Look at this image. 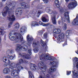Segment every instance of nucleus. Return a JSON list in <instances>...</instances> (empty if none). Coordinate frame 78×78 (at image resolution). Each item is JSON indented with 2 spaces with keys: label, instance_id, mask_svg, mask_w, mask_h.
I'll use <instances>...</instances> for the list:
<instances>
[{
  "label": "nucleus",
  "instance_id": "f257e3e1",
  "mask_svg": "<svg viewBox=\"0 0 78 78\" xmlns=\"http://www.w3.org/2000/svg\"><path fill=\"white\" fill-rule=\"evenodd\" d=\"M7 64L9 66V68H5L2 70V72L4 74H9L11 72V73L14 72V69H16L17 70H20L21 69H23L22 66H19V65L17 63H15L12 62L10 60H8L7 62Z\"/></svg>",
  "mask_w": 78,
  "mask_h": 78
},
{
  "label": "nucleus",
  "instance_id": "f03ea898",
  "mask_svg": "<svg viewBox=\"0 0 78 78\" xmlns=\"http://www.w3.org/2000/svg\"><path fill=\"white\" fill-rule=\"evenodd\" d=\"M40 58L41 61L38 64V66L40 70L42 72H45L47 66L45 65L44 61H46L48 60H51V58L46 54H43L40 55Z\"/></svg>",
  "mask_w": 78,
  "mask_h": 78
},
{
  "label": "nucleus",
  "instance_id": "7ed1b4c3",
  "mask_svg": "<svg viewBox=\"0 0 78 78\" xmlns=\"http://www.w3.org/2000/svg\"><path fill=\"white\" fill-rule=\"evenodd\" d=\"M14 4L12 2V4H8L7 6L5 7V8L7 9V11L9 14L8 18L9 19L10 21H14L16 20L15 16L13 15L14 14L13 9H14Z\"/></svg>",
  "mask_w": 78,
  "mask_h": 78
},
{
  "label": "nucleus",
  "instance_id": "20e7f679",
  "mask_svg": "<svg viewBox=\"0 0 78 78\" xmlns=\"http://www.w3.org/2000/svg\"><path fill=\"white\" fill-rule=\"evenodd\" d=\"M9 37L10 39L12 41H14V40H16V39H18L20 41L22 44L24 43L25 44V43L23 41V37L22 36L20 33H14V31H13L9 34Z\"/></svg>",
  "mask_w": 78,
  "mask_h": 78
},
{
  "label": "nucleus",
  "instance_id": "39448f33",
  "mask_svg": "<svg viewBox=\"0 0 78 78\" xmlns=\"http://www.w3.org/2000/svg\"><path fill=\"white\" fill-rule=\"evenodd\" d=\"M19 62L18 63H15V64H18V66L22 67L23 68V69H21L20 70H15L14 71V72H12V73H11V75L12 76H14L15 77V76H17V78H19V77L18 76L19 75V72L20 71V70L22 69H23V68L22 67V66H19V64H24L25 62H28V61H25V59H20L19 60Z\"/></svg>",
  "mask_w": 78,
  "mask_h": 78
},
{
  "label": "nucleus",
  "instance_id": "423d86ee",
  "mask_svg": "<svg viewBox=\"0 0 78 78\" xmlns=\"http://www.w3.org/2000/svg\"><path fill=\"white\" fill-rule=\"evenodd\" d=\"M47 12H48L50 14H53L51 16V19L52 20V22L54 24H56V16L58 14V12L55 10H52L48 8H46L45 10Z\"/></svg>",
  "mask_w": 78,
  "mask_h": 78
},
{
  "label": "nucleus",
  "instance_id": "0eeeda50",
  "mask_svg": "<svg viewBox=\"0 0 78 78\" xmlns=\"http://www.w3.org/2000/svg\"><path fill=\"white\" fill-rule=\"evenodd\" d=\"M77 6V2L74 0L69 3L68 5V8L69 9L75 8Z\"/></svg>",
  "mask_w": 78,
  "mask_h": 78
},
{
  "label": "nucleus",
  "instance_id": "6e6552de",
  "mask_svg": "<svg viewBox=\"0 0 78 78\" xmlns=\"http://www.w3.org/2000/svg\"><path fill=\"white\" fill-rule=\"evenodd\" d=\"M23 47L24 48L22 47V46L20 45V44H17V47L16 48L15 50L17 51H20L22 50V48H23L25 50H27L28 49V47L26 46V45H24Z\"/></svg>",
  "mask_w": 78,
  "mask_h": 78
},
{
  "label": "nucleus",
  "instance_id": "1a4fd4ad",
  "mask_svg": "<svg viewBox=\"0 0 78 78\" xmlns=\"http://www.w3.org/2000/svg\"><path fill=\"white\" fill-rule=\"evenodd\" d=\"M53 60V62H50L49 65L53 67H58V62H57V60L56 59H54ZM53 62L54 63H53Z\"/></svg>",
  "mask_w": 78,
  "mask_h": 78
},
{
  "label": "nucleus",
  "instance_id": "9d476101",
  "mask_svg": "<svg viewBox=\"0 0 78 78\" xmlns=\"http://www.w3.org/2000/svg\"><path fill=\"white\" fill-rule=\"evenodd\" d=\"M15 57V55L14 53V51L11 50V52H10L8 54V60L9 59H10L11 60H12V59H13Z\"/></svg>",
  "mask_w": 78,
  "mask_h": 78
},
{
  "label": "nucleus",
  "instance_id": "9b49d317",
  "mask_svg": "<svg viewBox=\"0 0 78 78\" xmlns=\"http://www.w3.org/2000/svg\"><path fill=\"white\" fill-rule=\"evenodd\" d=\"M64 37H65V34L63 33H61L58 36L57 40L58 41V42H61L64 39Z\"/></svg>",
  "mask_w": 78,
  "mask_h": 78
},
{
  "label": "nucleus",
  "instance_id": "f8f14e48",
  "mask_svg": "<svg viewBox=\"0 0 78 78\" xmlns=\"http://www.w3.org/2000/svg\"><path fill=\"white\" fill-rule=\"evenodd\" d=\"M23 12L21 7H18L15 11L16 14L17 16L19 15H22Z\"/></svg>",
  "mask_w": 78,
  "mask_h": 78
},
{
  "label": "nucleus",
  "instance_id": "ddd939ff",
  "mask_svg": "<svg viewBox=\"0 0 78 78\" xmlns=\"http://www.w3.org/2000/svg\"><path fill=\"white\" fill-rule=\"evenodd\" d=\"M27 39L28 43L27 44V45L28 46H30V45L31 44V41L33 40V38L32 37V36L30 37V35H28L27 36Z\"/></svg>",
  "mask_w": 78,
  "mask_h": 78
},
{
  "label": "nucleus",
  "instance_id": "4468645a",
  "mask_svg": "<svg viewBox=\"0 0 78 78\" xmlns=\"http://www.w3.org/2000/svg\"><path fill=\"white\" fill-rule=\"evenodd\" d=\"M19 55L21 56L22 58L24 59H31L30 56L26 53H23L22 54L20 53Z\"/></svg>",
  "mask_w": 78,
  "mask_h": 78
},
{
  "label": "nucleus",
  "instance_id": "2eb2a0df",
  "mask_svg": "<svg viewBox=\"0 0 78 78\" xmlns=\"http://www.w3.org/2000/svg\"><path fill=\"white\" fill-rule=\"evenodd\" d=\"M69 12H65L64 15V16L65 17L66 20L68 23H70V17H69Z\"/></svg>",
  "mask_w": 78,
  "mask_h": 78
},
{
  "label": "nucleus",
  "instance_id": "dca6fc26",
  "mask_svg": "<svg viewBox=\"0 0 78 78\" xmlns=\"http://www.w3.org/2000/svg\"><path fill=\"white\" fill-rule=\"evenodd\" d=\"M20 5H21L23 9H25V8H29L30 7L29 5H28L24 2L21 3H20Z\"/></svg>",
  "mask_w": 78,
  "mask_h": 78
},
{
  "label": "nucleus",
  "instance_id": "f3484780",
  "mask_svg": "<svg viewBox=\"0 0 78 78\" xmlns=\"http://www.w3.org/2000/svg\"><path fill=\"white\" fill-rule=\"evenodd\" d=\"M72 24L74 25H78V15H77L76 18L72 22Z\"/></svg>",
  "mask_w": 78,
  "mask_h": 78
},
{
  "label": "nucleus",
  "instance_id": "a211bd4d",
  "mask_svg": "<svg viewBox=\"0 0 78 78\" xmlns=\"http://www.w3.org/2000/svg\"><path fill=\"white\" fill-rule=\"evenodd\" d=\"M27 30V27L25 26H23L20 29V32L21 34H23L24 33V32L26 31Z\"/></svg>",
  "mask_w": 78,
  "mask_h": 78
},
{
  "label": "nucleus",
  "instance_id": "6ab92c4d",
  "mask_svg": "<svg viewBox=\"0 0 78 78\" xmlns=\"http://www.w3.org/2000/svg\"><path fill=\"white\" fill-rule=\"evenodd\" d=\"M53 32L56 34H59L61 32V30L59 28L55 29L54 30Z\"/></svg>",
  "mask_w": 78,
  "mask_h": 78
},
{
  "label": "nucleus",
  "instance_id": "aec40b11",
  "mask_svg": "<svg viewBox=\"0 0 78 78\" xmlns=\"http://www.w3.org/2000/svg\"><path fill=\"white\" fill-rule=\"evenodd\" d=\"M30 67L32 70H36V65L35 64L31 63L30 64Z\"/></svg>",
  "mask_w": 78,
  "mask_h": 78
},
{
  "label": "nucleus",
  "instance_id": "412c9836",
  "mask_svg": "<svg viewBox=\"0 0 78 78\" xmlns=\"http://www.w3.org/2000/svg\"><path fill=\"white\" fill-rule=\"evenodd\" d=\"M3 30H4V27H2L0 28V30H2L0 31V35H4L6 33L5 31Z\"/></svg>",
  "mask_w": 78,
  "mask_h": 78
},
{
  "label": "nucleus",
  "instance_id": "4be33fe9",
  "mask_svg": "<svg viewBox=\"0 0 78 78\" xmlns=\"http://www.w3.org/2000/svg\"><path fill=\"white\" fill-rule=\"evenodd\" d=\"M30 25L32 27L38 26V23L36 22L33 21L31 23Z\"/></svg>",
  "mask_w": 78,
  "mask_h": 78
},
{
  "label": "nucleus",
  "instance_id": "5701e85b",
  "mask_svg": "<svg viewBox=\"0 0 78 78\" xmlns=\"http://www.w3.org/2000/svg\"><path fill=\"white\" fill-rule=\"evenodd\" d=\"M39 23L40 25H42V26H43V27H47V26H48V25H50L49 23H47L45 24L42 23V22L41 21H39Z\"/></svg>",
  "mask_w": 78,
  "mask_h": 78
},
{
  "label": "nucleus",
  "instance_id": "b1692460",
  "mask_svg": "<svg viewBox=\"0 0 78 78\" xmlns=\"http://www.w3.org/2000/svg\"><path fill=\"white\" fill-rule=\"evenodd\" d=\"M15 29V30H19V27H20V24L19 23H16L14 25Z\"/></svg>",
  "mask_w": 78,
  "mask_h": 78
},
{
  "label": "nucleus",
  "instance_id": "393cba45",
  "mask_svg": "<svg viewBox=\"0 0 78 78\" xmlns=\"http://www.w3.org/2000/svg\"><path fill=\"white\" fill-rule=\"evenodd\" d=\"M66 22V20L65 19V18H61V20H59L58 21V23L59 25H60L61 22L62 23H63L64 22Z\"/></svg>",
  "mask_w": 78,
  "mask_h": 78
},
{
  "label": "nucleus",
  "instance_id": "a878e982",
  "mask_svg": "<svg viewBox=\"0 0 78 78\" xmlns=\"http://www.w3.org/2000/svg\"><path fill=\"white\" fill-rule=\"evenodd\" d=\"M5 9H6V11H3L2 12V16L4 17H5L6 16V14H7V12L8 13V12H7V9L6 8V7H5Z\"/></svg>",
  "mask_w": 78,
  "mask_h": 78
},
{
  "label": "nucleus",
  "instance_id": "bb28decb",
  "mask_svg": "<svg viewBox=\"0 0 78 78\" xmlns=\"http://www.w3.org/2000/svg\"><path fill=\"white\" fill-rule=\"evenodd\" d=\"M55 3L58 8H59V1L58 0H55Z\"/></svg>",
  "mask_w": 78,
  "mask_h": 78
},
{
  "label": "nucleus",
  "instance_id": "cd10ccee",
  "mask_svg": "<svg viewBox=\"0 0 78 78\" xmlns=\"http://www.w3.org/2000/svg\"><path fill=\"white\" fill-rule=\"evenodd\" d=\"M70 31L69 30H67L65 34L66 35V36L67 37V38H69V36H70Z\"/></svg>",
  "mask_w": 78,
  "mask_h": 78
},
{
  "label": "nucleus",
  "instance_id": "c85d7f7f",
  "mask_svg": "<svg viewBox=\"0 0 78 78\" xmlns=\"http://www.w3.org/2000/svg\"><path fill=\"white\" fill-rule=\"evenodd\" d=\"M29 78H34L33 73H32L31 71H29Z\"/></svg>",
  "mask_w": 78,
  "mask_h": 78
},
{
  "label": "nucleus",
  "instance_id": "c756f323",
  "mask_svg": "<svg viewBox=\"0 0 78 78\" xmlns=\"http://www.w3.org/2000/svg\"><path fill=\"white\" fill-rule=\"evenodd\" d=\"M41 41L42 43V45L43 46V47H44V48H45L47 47V45L46 44H44V41H42V40H41Z\"/></svg>",
  "mask_w": 78,
  "mask_h": 78
},
{
  "label": "nucleus",
  "instance_id": "7c9ffc66",
  "mask_svg": "<svg viewBox=\"0 0 78 78\" xmlns=\"http://www.w3.org/2000/svg\"><path fill=\"white\" fill-rule=\"evenodd\" d=\"M42 21L43 22H48V20H47L45 17H43L42 18Z\"/></svg>",
  "mask_w": 78,
  "mask_h": 78
},
{
  "label": "nucleus",
  "instance_id": "2f4dec72",
  "mask_svg": "<svg viewBox=\"0 0 78 78\" xmlns=\"http://www.w3.org/2000/svg\"><path fill=\"white\" fill-rule=\"evenodd\" d=\"M56 69L51 67L49 69V71L51 72H55V71H56Z\"/></svg>",
  "mask_w": 78,
  "mask_h": 78
},
{
  "label": "nucleus",
  "instance_id": "473e14b6",
  "mask_svg": "<svg viewBox=\"0 0 78 78\" xmlns=\"http://www.w3.org/2000/svg\"><path fill=\"white\" fill-rule=\"evenodd\" d=\"M62 29L64 30H67V24L66 23H64V25L63 26Z\"/></svg>",
  "mask_w": 78,
  "mask_h": 78
},
{
  "label": "nucleus",
  "instance_id": "72a5a7b5",
  "mask_svg": "<svg viewBox=\"0 0 78 78\" xmlns=\"http://www.w3.org/2000/svg\"><path fill=\"white\" fill-rule=\"evenodd\" d=\"M32 45L33 47H34L35 48L36 47H37L38 44H37V43H36V42L34 41L32 44Z\"/></svg>",
  "mask_w": 78,
  "mask_h": 78
},
{
  "label": "nucleus",
  "instance_id": "f704fd0d",
  "mask_svg": "<svg viewBox=\"0 0 78 78\" xmlns=\"http://www.w3.org/2000/svg\"><path fill=\"white\" fill-rule=\"evenodd\" d=\"M43 37L45 39H46V38H47V37H48V34L47 33H45L43 35Z\"/></svg>",
  "mask_w": 78,
  "mask_h": 78
},
{
  "label": "nucleus",
  "instance_id": "c9c22d12",
  "mask_svg": "<svg viewBox=\"0 0 78 78\" xmlns=\"http://www.w3.org/2000/svg\"><path fill=\"white\" fill-rule=\"evenodd\" d=\"M43 12L42 11H41V10H39L38 12L37 13V16H38V17H39V16L41 15V14H42Z\"/></svg>",
  "mask_w": 78,
  "mask_h": 78
},
{
  "label": "nucleus",
  "instance_id": "e433bc0d",
  "mask_svg": "<svg viewBox=\"0 0 78 78\" xmlns=\"http://www.w3.org/2000/svg\"><path fill=\"white\" fill-rule=\"evenodd\" d=\"M7 58H8L6 57H4L3 58V61L4 62H6V61H7Z\"/></svg>",
  "mask_w": 78,
  "mask_h": 78
},
{
  "label": "nucleus",
  "instance_id": "4c0bfd02",
  "mask_svg": "<svg viewBox=\"0 0 78 78\" xmlns=\"http://www.w3.org/2000/svg\"><path fill=\"white\" fill-rule=\"evenodd\" d=\"M28 52L30 55H31L32 53L31 52V49H29Z\"/></svg>",
  "mask_w": 78,
  "mask_h": 78
},
{
  "label": "nucleus",
  "instance_id": "58836bf2",
  "mask_svg": "<svg viewBox=\"0 0 78 78\" xmlns=\"http://www.w3.org/2000/svg\"><path fill=\"white\" fill-rule=\"evenodd\" d=\"M59 11L60 12H62V11H63V9H62V8L60 7L59 9Z\"/></svg>",
  "mask_w": 78,
  "mask_h": 78
},
{
  "label": "nucleus",
  "instance_id": "ea45409f",
  "mask_svg": "<svg viewBox=\"0 0 78 78\" xmlns=\"http://www.w3.org/2000/svg\"><path fill=\"white\" fill-rule=\"evenodd\" d=\"M42 32H43L42 31L40 30V31H38V33L40 35H41V34H42Z\"/></svg>",
  "mask_w": 78,
  "mask_h": 78
},
{
  "label": "nucleus",
  "instance_id": "a19ab883",
  "mask_svg": "<svg viewBox=\"0 0 78 78\" xmlns=\"http://www.w3.org/2000/svg\"><path fill=\"white\" fill-rule=\"evenodd\" d=\"M34 51L35 53H37L38 51V48H36L34 49Z\"/></svg>",
  "mask_w": 78,
  "mask_h": 78
},
{
  "label": "nucleus",
  "instance_id": "79ce46f5",
  "mask_svg": "<svg viewBox=\"0 0 78 78\" xmlns=\"http://www.w3.org/2000/svg\"><path fill=\"white\" fill-rule=\"evenodd\" d=\"M45 3H47L48 2L49 0H43Z\"/></svg>",
  "mask_w": 78,
  "mask_h": 78
},
{
  "label": "nucleus",
  "instance_id": "37998d69",
  "mask_svg": "<svg viewBox=\"0 0 78 78\" xmlns=\"http://www.w3.org/2000/svg\"><path fill=\"white\" fill-rule=\"evenodd\" d=\"M12 24V23L10 22V23H9V25H8V28H10V27H11V26Z\"/></svg>",
  "mask_w": 78,
  "mask_h": 78
},
{
  "label": "nucleus",
  "instance_id": "c03bdc74",
  "mask_svg": "<svg viewBox=\"0 0 78 78\" xmlns=\"http://www.w3.org/2000/svg\"><path fill=\"white\" fill-rule=\"evenodd\" d=\"M34 14V12L33 11H31L30 12L29 14L30 15H33Z\"/></svg>",
  "mask_w": 78,
  "mask_h": 78
},
{
  "label": "nucleus",
  "instance_id": "a18cd8bd",
  "mask_svg": "<svg viewBox=\"0 0 78 78\" xmlns=\"http://www.w3.org/2000/svg\"><path fill=\"white\" fill-rule=\"evenodd\" d=\"M71 73V71H67V75H69V74Z\"/></svg>",
  "mask_w": 78,
  "mask_h": 78
},
{
  "label": "nucleus",
  "instance_id": "49530a36",
  "mask_svg": "<svg viewBox=\"0 0 78 78\" xmlns=\"http://www.w3.org/2000/svg\"><path fill=\"white\" fill-rule=\"evenodd\" d=\"M45 78H50V77L49 74H47Z\"/></svg>",
  "mask_w": 78,
  "mask_h": 78
},
{
  "label": "nucleus",
  "instance_id": "de8ad7c7",
  "mask_svg": "<svg viewBox=\"0 0 78 78\" xmlns=\"http://www.w3.org/2000/svg\"><path fill=\"white\" fill-rule=\"evenodd\" d=\"M5 78H12L11 76H5Z\"/></svg>",
  "mask_w": 78,
  "mask_h": 78
},
{
  "label": "nucleus",
  "instance_id": "09e8293b",
  "mask_svg": "<svg viewBox=\"0 0 78 78\" xmlns=\"http://www.w3.org/2000/svg\"><path fill=\"white\" fill-rule=\"evenodd\" d=\"M11 51H10V50H9V49H8L7 51V53H9H9H10Z\"/></svg>",
  "mask_w": 78,
  "mask_h": 78
},
{
  "label": "nucleus",
  "instance_id": "8fccbe9b",
  "mask_svg": "<svg viewBox=\"0 0 78 78\" xmlns=\"http://www.w3.org/2000/svg\"><path fill=\"white\" fill-rule=\"evenodd\" d=\"M37 8L38 9H42V7H41V6H38L37 7Z\"/></svg>",
  "mask_w": 78,
  "mask_h": 78
},
{
  "label": "nucleus",
  "instance_id": "3c124183",
  "mask_svg": "<svg viewBox=\"0 0 78 78\" xmlns=\"http://www.w3.org/2000/svg\"><path fill=\"white\" fill-rule=\"evenodd\" d=\"M65 44H64L63 45V47H64V46H65V45H67V42H65Z\"/></svg>",
  "mask_w": 78,
  "mask_h": 78
},
{
  "label": "nucleus",
  "instance_id": "603ef678",
  "mask_svg": "<svg viewBox=\"0 0 78 78\" xmlns=\"http://www.w3.org/2000/svg\"><path fill=\"white\" fill-rule=\"evenodd\" d=\"M76 53H77V55H78V50L77 51H76Z\"/></svg>",
  "mask_w": 78,
  "mask_h": 78
},
{
  "label": "nucleus",
  "instance_id": "864d4df0",
  "mask_svg": "<svg viewBox=\"0 0 78 78\" xmlns=\"http://www.w3.org/2000/svg\"><path fill=\"white\" fill-rule=\"evenodd\" d=\"M4 66H5V67H6V66H7V65H6V64H4Z\"/></svg>",
  "mask_w": 78,
  "mask_h": 78
},
{
  "label": "nucleus",
  "instance_id": "5fc2aeb1",
  "mask_svg": "<svg viewBox=\"0 0 78 78\" xmlns=\"http://www.w3.org/2000/svg\"><path fill=\"white\" fill-rule=\"evenodd\" d=\"M48 40H47L46 41V42H48Z\"/></svg>",
  "mask_w": 78,
  "mask_h": 78
},
{
  "label": "nucleus",
  "instance_id": "6e6d98bb",
  "mask_svg": "<svg viewBox=\"0 0 78 78\" xmlns=\"http://www.w3.org/2000/svg\"><path fill=\"white\" fill-rule=\"evenodd\" d=\"M69 0H65L66 2H69Z\"/></svg>",
  "mask_w": 78,
  "mask_h": 78
},
{
  "label": "nucleus",
  "instance_id": "4d7b16f0",
  "mask_svg": "<svg viewBox=\"0 0 78 78\" xmlns=\"http://www.w3.org/2000/svg\"><path fill=\"white\" fill-rule=\"evenodd\" d=\"M6 0H2V2H5Z\"/></svg>",
  "mask_w": 78,
  "mask_h": 78
},
{
  "label": "nucleus",
  "instance_id": "13d9d810",
  "mask_svg": "<svg viewBox=\"0 0 78 78\" xmlns=\"http://www.w3.org/2000/svg\"><path fill=\"white\" fill-rule=\"evenodd\" d=\"M1 42V37H0V43Z\"/></svg>",
  "mask_w": 78,
  "mask_h": 78
},
{
  "label": "nucleus",
  "instance_id": "bf43d9fd",
  "mask_svg": "<svg viewBox=\"0 0 78 78\" xmlns=\"http://www.w3.org/2000/svg\"><path fill=\"white\" fill-rule=\"evenodd\" d=\"M73 67L74 68L75 67V66H73Z\"/></svg>",
  "mask_w": 78,
  "mask_h": 78
},
{
  "label": "nucleus",
  "instance_id": "052dcab7",
  "mask_svg": "<svg viewBox=\"0 0 78 78\" xmlns=\"http://www.w3.org/2000/svg\"><path fill=\"white\" fill-rule=\"evenodd\" d=\"M20 2H21V1H22V0H19Z\"/></svg>",
  "mask_w": 78,
  "mask_h": 78
},
{
  "label": "nucleus",
  "instance_id": "680f3d73",
  "mask_svg": "<svg viewBox=\"0 0 78 78\" xmlns=\"http://www.w3.org/2000/svg\"><path fill=\"white\" fill-rule=\"evenodd\" d=\"M43 11H44V10Z\"/></svg>",
  "mask_w": 78,
  "mask_h": 78
},
{
  "label": "nucleus",
  "instance_id": "e2e57ef3",
  "mask_svg": "<svg viewBox=\"0 0 78 78\" xmlns=\"http://www.w3.org/2000/svg\"><path fill=\"white\" fill-rule=\"evenodd\" d=\"M47 16L48 17V16Z\"/></svg>",
  "mask_w": 78,
  "mask_h": 78
},
{
  "label": "nucleus",
  "instance_id": "0e129e2a",
  "mask_svg": "<svg viewBox=\"0 0 78 78\" xmlns=\"http://www.w3.org/2000/svg\"><path fill=\"white\" fill-rule=\"evenodd\" d=\"M73 64L74 65L75 64L74 63H73Z\"/></svg>",
  "mask_w": 78,
  "mask_h": 78
},
{
  "label": "nucleus",
  "instance_id": "69168bd1",
  "mask_svg": "<svg viewBox=\"0 0 78 78\" xmlns=\"http://www.w3.org/2000/svg\"><path fill=\"white\" fill-rule=\"evenodd\" d=\"M73 61H74V60H73Z\"/></svg>",
  "mask_w": 78,
  "mask_h": 78
},
{
  "label": "nucleus",
  "instance_id": "338daca9",
  "mask_svg": "<svg viewBox=\"0 0 78 78\" xmlns=\"http://www.w3.org/2000/svg\"><path fill=\"white\" fill-rule=\"evenodd\" d=\"M59 44H60V43H59Z\"/></svg>",
  "mask_w": 78,
  "mask_h": 78
}]
</instances>
